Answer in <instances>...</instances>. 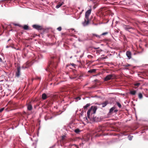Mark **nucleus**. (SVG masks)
Returning <instances> with one entry per match:
<instances>
[{
	"mask_svg": "<svg viewBox=\"0 0 148 148\" xmlns=\"http://www.w3.org/2000/svg\"><path fill=\"white\" fill-rule=\"evenodd\" d=\"M97 109V106H92L88 110L87 112V117L90 119L91 120L95 121L94 118L91 117H90V115L91 114L92 115V114H94L95 113Z\"/></svg>",
	"mask_w": 148,
	"mask_h": 148,
	"instance_id": "nucleus-1",
	"label": "nucleus"
},
{
	"mask_svg": "<svg viewBox=\"0 0 148 148\" xmlns=\"http://www.w3.org/2000/svg\"><path fill=\"white\" fill-rule=\"evenodd\" d=\"M54 57H51V60L50 62V63H49L48 67H49L50 68L52 69H56L57 67V63L56 62H55L54 61H53L52 59L54 58Z\"/></svg>",
	"mask_w": 148,
	"mask_h": 148,
	"instance_id": "nucleus-2",
	"label": "nucleus"
},
{
	"mask_svg": "<svg viewBox=\"0 0 148 148\" xmlns=\"http://www.w3.org/2000/svg\"><path fill=\"white\" fill-rule=\"evenodd\" d=\"M16 69L15 75L16 77H18L20 76L21 74V68L18 64H17Z\"/></svg>",
	"mask_w": 148,
	"mask_h": 148,
	"instance_id": "nucleus-3",
	"label": "nucleus"
},
{
	"mask_svg": "<svg viewBox=\"0 0 148 148\" xmlns=\"http://www.w3.org/2000/svg\"><path fill=\"white\" fill-rule=\"evenodd\" d=\"M114 75L112 74H111L108 75L104 79L105 81H107L109 80L112 79H113L114 77H113Z\"/></svg>",
	"mask_w": 148,
	"mask_h": 148,
	"instance_id": "nucleus-4",
	"label": "nucleus"
},
{
	"mask_svg": "<svg viewBox=\"0 0 148 148\" xmlns=\"http://www.w3.org/2000/svg\"><path fill=\"white\" fill-rule=\"evenodd\" d=\"M32 27L37 30H41L42 29V26L37 25H32Z\"/></svg>",
	"mask_w": 148,
	"mask_h": 148,
	"instance_id": "nucleus-5",
	"label": "nucleus"
},
{
	"mask_svg": "<svg viewBox=\"0 0 148 148\" xmlns=\"http://www.w3.org/2000/svg\"><path fill=\"white\" fill-rule=\"evenodd\" d=\"M27 110L29 111H31L33 108L32 105L31 103V102H29L26 104Z\"/></svg>",
	"mask_w": 148,
	"mask_h": 148,
	"instance_id": "nucleus-6",
	"label": "nucleus"
},
{
	"mask_svg": "<svg viewBox=\"0 0 148 148\" xmlns=\"http://www.w3.org/2000/svg\"><path fill=\"white\" fill-rule=\"evenodd\" d=\"M89 24V19H86L85 18L84 21L82 22V24L84 26L88 25Z\"/></svg>",
	"mask_w": 148,
	"mask_h": 148,
	"instance_id": "nucleus-7",
	"label": "nucleus"
},
{
	"mask_svg": "<svg viewBox=\"0 0 148 148\" xmlns=\"http://www.w3.org/2000/svg\"><path fill=\"white\" fill-rule=\"evenodd\" d=\"M91 10L90 9L87 10L85 14V18L86 19H89L88 17L91 13Z\"/></svg>",
	"mask_w": 148,
	"mask_h": 148,
	"instance_id": "nucleus-8",
	"label": "nucleus"
},
{
	"mask_svg": "<svg viewBox=\"0 0 148 148\" xmlns=\"http://www.w3.org/2000/svg\"><path fill=\"white\" fill-rule=\"evenodd\" d=\"M123 27L125 30H128V31H129V30L130 29H134V28L130 27L129 25H124L123 26Z\"/></svg>",
	"mask_w": 148,
	"mask_h": 148,
	"instance_id": "nucleus-9",
	"label": "nucleus"
},
{
	"mask_svg": "<svg viewBox=\"0 0 148 148\" xmlns=\"http://www.w3.org/2000/svg\"><path fill=\"white\" fill-rule=\"evenodd\" d=\"M126 55L129 59H130L132 58L131 53L129 51H126Z\"/></svg>",
	"mask_w": 148,
	"mask_h": 148,
	"instance_id": "nucleus-10",
	"label": "nucleus"
},
{
	"mask_svg": "<svg viewBox=\"0 0 148 148\" xmlns=\"http://www.w3.org/2000/svg\"><path fill=\"white\" fill-rule=\"evenodd\" d=\"M26 66H25V65H23V67L24 68H27L29 67L30 66V64L28 62H26L25 64Z\"/></svg>",
	"mask_w": 148,
	"mask_h": 148,
	"instance_id": "nucleus-11",
	"label": "nucleus"
},
{
	"mask_svg": "<svg viewBox=\"0 0 148 148\" xmlns=\"http://www.w3.org/2000/svg\"><path fill=\"white\" fill-rule=\"evenodd\" d=\"M64 4V2L62 3L59 2L58 3V5L56 6V8H58L60 7L62 5Z\"/></svg>",
	"mask_w": 148,
	"mask_h": 148,
	"instance_id": "nucleus-12",
	"label": "nucleus"
},
{
	"mask_svg": "<svg viewBox=\"0 0 148 148\" xmlns=\"http://www.w3.org/2000/svg\"><path fill=\"white\" fill-rule=\"evenodd\" d=\"M96 70L97 69H92L89 70L88 71V72L90 73H95Z\"/></svg>",
	"mask_w": 148,
	"mask_h": 148,
	"instance_id": "nucleus-13",
	"label": "nucleus"
},
{
	"mask_svg": "<svg viewBox=\"0 0 148 148\" xmlns=\"http://www.w3.org/2000/svg\"><path fill=\"white\" fill-rule=\"evenodd\" d=\"M115 109V107H113L110 110L109 113L111 114L113 113V112H114V110Z\"/></svg>",
	"mask_w": 148,
	"mask_h": 148,
	"instance_id": "nucleus-14",
	"label": "nucleus"
},
{
	"mask_svg": "<svg viewBox=\"0 0 148 148\" xmlns=\"http://www.w3.org/2000/svg\"><path fill=\"white\" fill-rule=\"evenodd\" d=\"M89 138H84L83 139H82V143L83 144L85 142H86L88 141L89 140Z\"/></svg>",
	"mask_w": 148,
	"mask_h": 148,
	"instance_id": "nucleus-15",
	"label": "nucleus"
},
{
	"mask_svg": "<svg viewBox=\"0 0 148 148\" xmlns=\"http://www.w3.org/2000/svg\"><path fill=\"white\" fill-rule=\"evenodd\" d=\"M108 103V101H106L105 102H104L103 103H102L101 104L102 105V107H104L106 106L107 104Z\"/></svg>",
	"mask_w": 148,
	"mask_h": 148,
	"instance_id": "nucleus-16",
	"label": "nucleus"
},
{
	"mask_svg": "<svg viewBox=\"0 0 148 148\" xmlns=\"http://www.w3.org/2000/svg\"><path fill=\"white\" fill-rule=\"evenodd\" d=\"M136 93V91L135 90H131L130 92V93L132 95H135Z\"/></svg>",
	"mask_w": 148,
	"mask_h": 148,
	"instance_id": "nucleus-17",
	"label": "nucleus"
},
{
	"mask_svg": "<svg viewBox=\"0 0 148 148\" xmlns=\"http://www.w3.org/2000/svg\"><path fill=\"white\" fill-rule=\"evenodd\" d=\"M47 95L45 93H43L42 95V98L43 100H45L47 99Z\"/></svg>",
	"mask_w": 148,
	"mask_h": 148,
	"instance_id": "nucleus-18",
	"label": "nucleus"
},
{
	"mask_svg": "<svg viewBox=\"0 0 148 148\" xmlns=\"http://www.w3.org/2000/svg\"><path fill=\"white\" fill-rule=\"evenodd\" d=\"M23 27L25 30H27L29 29V26L27 25H25Z\"/></svg>",
	"mask_w": 148,
	"mask_h": 148,
	"instance_id": "nucleus-19",
	"label": "nucleus"
},
{
	"mask_svg": "<svg viewBox=\"0 0 148 148\" xmlns=\"http://www.w3.org/2000/svg\"><path fill=\"white\" fill-rule=\"evenodd\" d=\"M91 35L92 37L96 36L97 38H100V36L97 34H92Z\"/></svg>",
	"mask_w": 148,
	"mask_h": 148,
	"instance_id": "nucleus-20",
	"label": "nucleus"
},
{
	"mask_svg": "<svg viewBox=\"0 0 148 148\" xmlns=\"http://www.w3.org/2000/svg\"><path fill=\"white\" fill-rule=\"evenodd\" d=\"M90 103H87V104L84 107V109H87V108L88 107L90 106Z\"/></svg>",
	"mask_w": 148,
	"mask_h": 148,
	"instance_id": "nucleus-21",
	"label": "nucleus"
},
{
	"mask_svg": "<svg viewBox=\"0 0 148 148\" xmlns=\"http://www.w3.org/2000/svg\"><path fill=\"white\" fill-rule=\"evenodd\" d=\"M138 96L139 98L140 99H141L143 98L142 94L140 93L138 94Z\"/></svg>",
	"mask_w": 148,
	"mask_h": 148,
	"instance_id": "nucleus-22",
	"label": "nucleus"
},
{
	"mask_svg": "<svg viewBox=\"0 0 148 148\" xmlns=\"http://www.w3.org/2000/svg\"><path fill=\"white\" fill-rule=\"evenodd\" d=\"M80 132V130L78 129H77L75 130V132L77 134L78 133Z\"/></svg>",
	"mask_w": 148,
	"mask_h": 148,
	"instance_id": "nucleus-23",
	"label": "nucleus"
},
{
	"mask_svg": "<svg viewBox=\"0 0 148 148\" xmlns=\"http://www.w3.org/2000/svg\"><path fill=\"white\" fill-rule=\"evenodd\" d=\"M117 105L119 108H121V104L119 102H117L116 103Z\"/></svg>",
	"mask_w": 148,
	"mask_h": 148,
	"instance_id": "nucleus-24",
	"label": "nucleus"
},
{
	"mask_svg": "<svg viewBox=\"0 0 148 148\" xmlns=\"http://www.w3.org/2000/svg\"><path fill=\"white\" fill-rule=\"evenodd\" d=\"M130 65L128 64H126L125 65H123V66L125 67H128L130 66Z\"/></svg>",
	"mask_w": 148,
	"mask_h": 148,
	"instance_id": "nucleus-25",
	"label": "nucleus"
},
{
	"mask_svg": "<svg viewBox=\"0 0 148 148\" xmlns=\"http://www.w3.org/2000/svg\"><path fill=\"white\" fill-rule=\"evenodd\" d=\"M132 137L133 136H128V138H129V139L130 140H132Z\"/></svg>",
	"mask_w": 148,
	"mask_h": 148,
	"instance_id": "nucleus-26",
	"label": "nucleus"
},
{
	"mask_svg": "<svg viewBox=\"0 0 148 148\" xmlns=\"http://www.w3.org/2000/svg\"><path fill=\"white\" fill-rule=\"evenodd\" d=\"M140 85V83H137L134 84V85L135 86H138Z\"/></svg>",
	"mask_w": 148,
	"mask_h": 148,
	"instance_id": "nucleus-27",
	"label": "nucleus"
},
{
	"mask_svg": "<svg viewBox=\"0 0 148 148\" xmlns=\"http://www.w3.org/2000/svg\"><path fill=\"white\" fill-rule=\"evenodd\" d=\"M57 30L59 31H60L62 30V28L61 27H59L57 29Z\"/></svg>",
	"mask_w": 148,
	"mask_h": 148,
	"instance_id": "nucleus-28",
	"label": "nucleus"
},
{
	"mask_svg": "<svg viewBox=\"0 0 148 148\" xmlns=\"http://www.w3.org/2000/svg\"><path fill=\"white\" fill-rule=\"evenodd\" d=\"M13 25H14L15 26H19V27H21V25H20L19 24H15V23H13Z\"/></svg>",
	"mask_w": 148,
	"mask_h": 148,
	"instance_id": "nucleus-29",
	"label": "nucleus"
},
{
	"mask_svg": "<svg viewBox=\"0 0 148 148\" xmlns=\"http://www.w3.org/2000/svg\"><path fill=\"white\" fill-rule=\"evenodd\" d=\"M108 34V32H104V33H103L101 34V35H106V34Z\"/></svg>",
	"mask_w": 148,
	"mask_h": 148,
	"instance_id": "nucleus-30",
	"label": "nucleus"
},
{
	"mask_svg": "<svg viewBox=\"0 0 148 148\" xmlns=\"http://www.w3.org/2000/svg\"><path fill=\"white\" fill-rule=\"evenodd\" d=\"M65 137H66V136H62V140H63L64 139Z\"/></svg>",
	"mask_w": 148,
	"mask_h": 148,
	"instance_id": "nucleus-31",
	"label": "nucleus"
},
{
	"mask_svg": "<svg viewBox=\"0 0 148 148\" xmlns=\"http://www.w3.org/2000/svg\"><path fill=\"white\" fill-rule=\"evenodd\" d=\"M40 77H36V78L35 79H37V80H40Z\"/></svg>",
	"mask_w": 148,
	"mask_h": 148,
	"instance_id": "nucleus-32",
	"label": "nucleus"
},
{
	"mask_svg": "<svg viewBox=\"0 0 148 148\" xmlns=\"http://www.w3.org/2000/svg\"><path fill=\"white\" fill-rule=\"evenodd\" d=\"M88 57L89 58H93V57L91 55H88Z\"/></svg>",
	"mask_w": 148,
	"mask_h": 148,
	"instance_id": "nucleus-33",
	"label": "nucleus"
},
{
	"mask_svg": "<svg viewBox=\"0 0 148 148\" xmlns=\"http://www.w3.org/2000/svg\"><path fill=\"white\" fill-rule=\"evenodd\" d=\"M102 50H98L97 51V53H99Z\"/></svg>",
	"mask_w": 148,
	"mask_h": 148,
	"instance_id": "nucleus-34",
	"label": "nucleus"
},
{
	"mask_svg": "<svg viewBox=\"0 0 148 148\" xmlns=\"http://www.w3.org/2000/svg\"><path fill=\"white\" fill-rule=\"evenodd\" d=\"M4 109V108H2L0 109V112H2L3 111Z\"/></svg>",
	"mask_w": 148,
	"mask_h": 148,
	"instance_id": "nucleus-35",
	"label": "nucleus"
},
{
	"mask_svg": "<svg viewBox=\"0 0 148 148\" xmlns=\"http://www.w3.org/2000/svg\"><path fill=\"white\" fill-rule=\"evenodd\" d=\"M107 58V56H106V57H102V58H101V59H106V58Z\"/></svg>",
	"mask_w": 148,
	"mask_h": 148,
	"instance_id": "nucleus-36",
	"label": "nucleus"
},
{
	"mask_svg": "<svg viewBox=\"0 0 148 148\" xmlns=\"http://www.w3.org/2000/svg\"><path fill=\"white\" fill-rule=\"evenodd\" d=\"M82 75H80L79 76H78V77H77L78 79H80V77H82Z\"/></svg>",
	"mask_w": 148,
	"mask_h": 148,
	"instance_id": "nucleus-37",
	"label": "nucleus"
},
{
	"mask_svg": "<svg viewBox=\"0 0 148 148\" xmlns=\"http://www.w3.org/2000/svg\"><path fill=\"white\" fill-rule=\"evenodd\" d=\"M118 111V110H114V112H116Z\"/></svg>",
	"mask_w": 148,
	"mask_h": 148,
	"instance_id": "nucleus-38",
	"label": "nucleus"
},
{
	"mask_svg": "<svg viewBox=\"0 0 148 148\" xmlns=\"http://www.w3.org/2000/svg\"><path fill=\"white\" fill-rule=\"evenodd\" d=\"M79 99V100L80 99H81V98L80 97H77L76 98V99Z\"/></svg>",
	"mask_w": 148,
	"mask_h": 148,
	"instance_id": "nucleus-39",
	"label": "nucleus"
},
{
	"mask_svg": "<svg viewBox=\"0 0 148 148\" xmlns=\"http://www.w3.org/2000/svg\"><path fill=\"white\" fill-rule=\"evenodd\" d=\"M73 145H75L76 147V148H79V147H78V146L77 145H75V144H74Z\"/></svg>",
	"mask_w": 148,
	"mask_h": 148,
	"instance_id": "nucleus-40",
	"label": "nucleus"
},
{
	"mask_svg": "<svg viewBox=\"0 0 148 148\" xmlns=\"http://www.w3.org/2000/svg\"><path fill=\"white\" fill-rule=\"evenodd\" d=\"M71 78L72 79H75V78H76V77H71Z\"/></svg>",
	"mask_w": 148,
	"mask_h": 148,
	"instance_id": "nucleus-41",
	"label": "nucleus"
},
{
	"mask_svg": "<svg viewBox=\"0 0 148 148\" xmlns=\"http://www.w3.org/2000/svg\"><path fill=\"white\" fill-rule=\"evenodd\" d=\"M0 62H2V60L1 58L0 57Z\"/></svg>",
	"mask_w": 148,
	"mask_h": 148,
	"instance_id": "nucleus-42",
	"label": "nucleus"
},
{
	"mask_svg": "<svg viewBox=\"0 0 148 148\" xmlns=\"http://www.w3.org/2000/svg\"><path fill=\"white\" fill-rule=\"evenodd\" d=\"M99 48V47H98V48L94 47V49H98Z\"/></svg>",
	"mask_w": 148,
	"mask_h": 148,
	"instance_id": "nucleus-43",
	"label": "nucleus"
},
{
	"mask_svg": "<svg viewBox=\"0 0 148 148\" xmlns=\"http://www.w3.org/2000/svg\"><path fill=\"white\" fill-rule=\"evenodd\" d=\"M73 139H70V141H73Z\"/></svg>",
	"mask_w": 148,
	"mask_h": 148,
	"instance_id": "nucleus-44",
	"label": "nucleus"
},
{
	"mask_svg": "<svg viewBox=\"0 0 148 148\" xmlns=\"http://www.w3.org/2000/svg\"><path fill=\"white\" fill-rule=\"evenodd\" d=\"M105 8H102V10H105Z\"/></svg>",
	"mask_w": 148,
	"mask_h": 148,
	"instance_id": "nucleus-45",
	"label": "nucleus"
},
{
	"mask_svg": "<svg viewBox=\"0 0 148 148\" xmlns=\"http://www.w3.org/2000/svg\"><path fill=\"white\" fill-rule=\"evenodd\" d=\"M71 64L73 66H74V64L73 63Z\"/></svg>",
	"mask_w": 148,
	"mask_h": 148,
	"instance_id": "nucleus-46",
	"label": "nucleus"
},
{
	"mask_svg": "<svg viewBox=\"0 0 148 148\" xmlns=\"http://www.w3.org/2000/svg\"><path fill=\"white\" fill-rule=\"evenodd\" d=\"M9 47V46H6V47L7 48H8V47Z\"/></svg>",
	"mask_w": 148,
	"mask_h": 148,
	"instance_id": "nucleus-47",
	"label": "nucleus"
},
{
	"mask_svg": "<svg viewBox=\"0 0 148 148\" xmlns=\"http://www.w3.org/2000/svg\"><path fill=\"white\" fill-rule=\"evenodd\" d=\"M34 79H32V80H33Z\"/></svg>",
	"mask_w": 148,
	"mask_h": 148,
	"instance_id": "nucleus-48",
	"label": "nucleus"
},
{
	"mask_svg": "<svg viewBox=\"0 0 148 148\" xmlns=\"http://www.w3.org/2000/svg\"><path fill=\"white\" fill-rule=\"evenodd\" d=\"M45 118H46V117H45Z\"/></svg>",
	"mask_w": 148,
	"mask_h": 148,
	"instance_id": "nucleus-49",
	"label": "nucleus"
}]
</instances>
